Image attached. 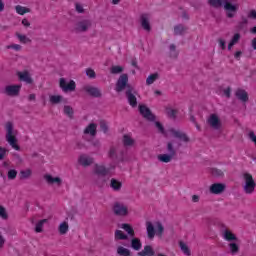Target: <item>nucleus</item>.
Listing matches in <instances>:
<instances>
[{"label":"nucleus","instance_id":"c756f323","mask_svg":"<svg viewBox=\"0 0 256 256\" xmlns=\"http://www.w3.org/2000/svg\"><path fill=\"white\" fill-rule=\"evenodd\" d=\"M208 5L214 9L225 7V0H208Z\"/></svg>","mask_w":256,"mask_h":256},{"label":"nucleus","instance_id":"864d4df0","mask_svg":"<svg viewBox=\"0 0 256 256\" xmlns=\"http://www.w3.org/2000/svg\"><path fill=\"white\" fill-rule=\"evenodd\" d=\"M0 217H1V219H9V215L7 214V210L3 206H0Z\"/></svg>","mask_w":256,"mask_h":256},{"label":"nucleus","instance_id":"603ef678","mask_svg":"<svg viewBox=\"0 0 256 256\" xmlns=\"http://www.w3.org/2000/svg\"><path fill=\"white\" fill-rule=\"evenodd\" d=\"M8 179L13 181V179H17V170L11 169L8 171Z\"/></svg>","mask_w":256,"mask_h":256},{"label":"nucleus","instance_id":"2f4dec72","mask_svg":"<svg viewBox=\"0 0 256 256\" xmlns=\"http://www.w3.org/2000/svg\"><path fill=\"white\" fill-rule=\"evenodd\" d=\"M115 241H127L129 239V236L121 230H116L114 234Z\"/></svg>","mask_w":256,"mask_h":256},{"label":"nucleus","instance_id":"de8ad7c7","mask_svg":"<svg viewBox=\"0 0 256 256\" xmlns=\"http://www.w3.org/2000/svg\"><path fill=\"white\" fill-rule=\"evenodd\" d=\"M31 177V170H21L20 171V179H29Z\"/></svg>","mask_w":256,"mask_h":256},{"label":"nucleus","instance_id":"aec40b11","mask_svg":"<svg viewBox=\"0 0 256 256\" xmlns=\"http://www.w3.org/2000/svg\"><path fill=\"white\" fill-rule=\"evenodd\" d=\"M141 27L144 31H151V23L149 22V14H142L140 16Z\"/></svg>","mask_w":256,"mask_h":256},{"label":"nucleus","instance_id":"5fc2aeb1","mask_svg":"<svg viewBox=\"0 0 256 256\" xmlns=\"http://www.w3.org/2000/svg\"><path fill=\"white\" fill-rule=\"evenodd\" d=\"M7 49H14V51H21L23 47L19 44H12V45H8Z\"/></svg>","mask_w":256,"mask_h":256},{"label":"nucleus","instance_id":"1a4fd4ad","mask_svg":"<svg viewBox=\"0 0 256 256\" xmlns=\"http://www.w3.org/2000/svg\"><path fill=\"white\" fill-rule=\"evenodd\" d=\"M207 123L214 131H219L223 127V123H221V119L217 114H211L207 119Z\"/></svg>","mask_w":256,"mask_h":256},{"label":"nucleus","instance_id":"bf43d9fd","mask_svg":"<svg viewBox=\"0 0 256 256\" xmlns=\"http://www.w3.org/2000/svg\"><path fill=\"white\" fill-rule=\"evenodd\" d=\"M218 43H219V46L221 47V49H223V50L227 49L226 42L223 38H219Z\"/></svg>","mask_w":256,"mask_h":256},{"label":"nucleus","instance_id":"f03ea898","mask_svg":"<svg viewBox=\"0 0 256 256\" xmlns=\"http://www.w3.org/2000/svg\"><path fill=\"white\" fill-rule=\"evenodd\" d=\"M175 144V140H171L167 142L166 151L167 154L158 155V161L161 163H171L174 157H177V150L173 146Z\"/></svg>","mask_w":256,"mask_h":256},{"label":"nucleus","instance_id":"9d476101","mask_svg":"<svg viewBox=\"0 0 256 256\" xmlns=\"http://www.w3.org/2000/svg\"><path fill=\"white\" fill-rule=\"evenodd\" d=\"M59 87L64 93H69L75 91L77 84H75V81L73 80H70L67 84V80H65V78H60Z\"/></svg>","mask_w":256,"mask_h":256},{"label":"nucleus","instance_id":"2eb2a0df","mask_svg":"<svg viewBox=\"0 0 256 256\" xmlns=\"http://www.w3.org/2000/svg\"><path fill=\"white\" fill-rule=\"evenodd\" d=\"M19 81H23L24 83H27V85H33V78L31 77V74L29 71L25 70L23 72L18 71L16 73Z\"/></svg>","mask_w":256,"mask_h":256},{"label":"nucleus","instance_id":"0e129e2a","mask_svg":"<svg viewBox=\"0 0 256 256\" xmlns=\"http://www.w3.org/2000/svg\"><path fill=\"white\" fill-rule=\"evenodd\" d=\"M131 65H132V67H135V69H138V70L141 69L139 67V64L137 63V58H132Z\"/></svg>","mask_w":256,"mask_h":256},{"label":"nucleus","instance_id":"c85d7f7f","mask_svg":"<svg viewBox=\"0 0 256 256\" xmlns=\"http://www.w3.org/2000/svg\"><path fill=\"white\" fill-rule=\"evenodd\" d=\"M120 227H121V229L126 231V233L129 235V237H135V230L133 229V226H131V224L123 223V224H121Z\"/></svg>","mask_w":256,"mask_h":256},{"label":"nucleus","instance_id":"bb28decb","mask_svg":"<svg viewBox=\"0 0 256 256\" xmlns=\"http://www.w3.org/2000/svg\"><path fill=\"white\" fill-rule=\"evenodd\" d=\"M49 101L52 105H59V103H61L62 101H64V103H67V100H64L63 96L61 95H50Z\"/></svg>","mask_w":256,"mask_h":256},{"label":"nucleus","instance_id":"09e8293b","mask_svg":"<svg viewBox=\"0 0 256 256\" xmlns=\"http://www.w3.org/2000/svg\"><path fill=\"white\" fill-rule=\"evenodd\" d=\"M100 130L103 131V133H109V126L105 120L100 121Z\"/></svg>","mask_w":256,"mask_h":256},{"label":"nucleus","instance_id":"39448f33","mask_svg":"<svg viewBox=\"0 0 256 256\" xmlns=\"http://www.w3.org/2000/svg\"><path fill=\"white\" fill-rule=\"evenodd\" d=\"M91 27H93V21L90 19H83L75 24L74 31L75 33H87Z\"/></svg>","mask_w":256,"mask_h":256},{"label":"nucleus","instance_id":"f3484780","mask_svg":"<svg viewBox=\"0 0 256 256\" xmlns=\"http://www.w3.org/2000/svg\"><path fill=\"white\" fill-rule=\"evenodd\" d=\"M125 95L128 99L129 105L133 108L137 107V97L135 96V88H131L130 90L125 91Z\"/></svg>","mask_w":256,"mask_h":256},{"label":"nucleus","instance_id":"6ab92c4d","mask_svg":"<svg viewBox=\"0 0 256 256\" xmlns=\"http://www.w3.org/2000/svg\"><path fill=\"white\" fill-rule=\"evenodd\" d=\"M235 97L238 99V101H241V103H247L249 101V94L243 89H237L235 92Z\"/></svg>","mask_w":256,"mask_h":256},{"label":"nucleus","instance_id":"680f3d73","mask_svg":"<svg viewBox=\"0 0 256 256\" xmlns=\"http://www.w3.org/2000/svg\"><path fill=\"white\" fill-rule=\"evenodd\" d=\"M224 95L227 97V99H231V87L228 86L226 89H224Z\"/></svg>","mask_w":256,"mask_h":256},{"label":"nucleus","instance_id":"f257e3e1","mask_svg":"<svg viewBox=\"0 0 256 256\" xmlns=\"http://www.w3.org/2000/svg\"><path fill=\"white\" fill-rule=\"evenodd\" d=\"M109 168L95 164L94 167V182L98 187H104L105 183L109 181V178L107 176L109 175Z\"/></svg>","mask_w":256,"mask_h":256},{"label":"nucleus","instance_id":"c9c22d12","mask_svg":"<svg viewBox=\"0 0 256 256\" xmlns=\"http://www.w3.org/2000/svg\"><path fill=\"white\" fill-rule=\"evenodd\" d=\"M159 79V73L150 74L146 79V85H153Z\"/></svg>","mask_w":256,"mask_h":256},{"label":"nucleus","instance_id":"0eeeda50","mask_svg":"<svg viewBox=\"0 0 256 256\" xmlns=\"http://www.w3.org/2000/svg\"><path fill=\"white\" fill-rule=\"evenodd\" d=\"M112 211L117 217H127V215H129V209L127 206L119 202L114 203Z\"/></svg>","mask_w":256,"mask_h":256},{"label":"nucleus","instance_id":"20e7f679","mask_svg":"<svg viewBox=\"0 0 256 256\" xmlns=\"http://www.w3.org/2000/svg\"><path fill=\"white\" fill-rule=\"evenodd\" d=\"M125 89L126 91L133 89V86L129 84V74L127 73L121 74L115 85L116 93H121L122 91H125Z\"/></svg>","mask_w":256,"mask_h":256},{"label":"nucleus","instance_id":"4468645a","mask_svg":"<svg viewBox=\"0 0 256 256\" xmlns=\"http://www.w3.org/2000/svg\"><path fill=\"white\" fill-rule=\"evenodd\" d=\"M227 189V185L223 183H214L210 186L209 191L212 195H221V193L225 192Z\"/></svg>","mask_w":256,"mask_h":256},{"label":"nucleus","instance_id":"13d9d810","mask_svg":"<svg viewBox=\"0 0 256 256\" xmlns=\"http://www.w3.org/2000/svg\"><path fill=\"white\" fill-rule=\"evenodd\" d=\"M239 39H241V34L236 33V34H234L233 38L231 39V42L234 43V45H235L236 43H239Z\"/></svg>","mask_w":256,"mask_h":256},{"label":"nucleus","instance_id":"473e14b6","mask_svg":"<svg viewBox=\"0 0 256 256\" xmlns=\"http://www.w3.org/2000/svg\"><path fill=\"white\" fill-rule=\"evenodd\" d=\"M110 187L114 190V191H121V188L123 187V183L118 181L115 178H112L110 181Z\"/></svg>","mask_w":256,"mask_h":256},{"label":"nucleus","instance_id":"a878e982","mask_svg":"<svg viewBox=\"0 0 256 256\" xmlns=\"http://www.w3.org/2000/svg\"><path fill=\"white\" fill-rule=\"evenodd\" d=\"M44 179L50 185H53L54 183H57V185H61V183H63V181L59 177L53 178V176H51L50 174L44 175Z\"/></svg>","mask_w":256,"mask_h":256},{"label":"nucleus","instance_id":"f704fd0d","mask_svg":"<svg viewBox=\"0 0 256 256\" xmlns=\"http://www.w3.org/2000/svg\"><path fill=\"white\" fill-rule=\"evenodd\" d=\"M122 142H123L124 147H132V145H134V143H135V140H133V138H131V136L125 134L123 136Z\"/></svg>","mask_w":256,"mask_h":256},{"label":"nucleus","instance_id":"79ce46f5","mask_svg":"<svg viewBox=\"0 0 256 256\" xmlns=\"http://www.w3.org/2000/svg\"><path fill=\"white\" fill-rule=\"evenodd\" d=\"M229 249L232 255H237V253H239V245L235 242L229 244Z\"/></svg>","mask_w":256,"mask_h":256},{"label":"nucleus","instance_id":"dca6fc26","mask_svg":"<svg viewBox=\"0 0 256 256\" xmlns=\"http://www.w3.org/2000/svg\"><path fill=\"white\" fill-rule=\"evenodd\" d=\"M78 163L82 165V167H91L93 163H95V159L91 156H87L86 154H81Z\"/></svg>","mask_w":256,"mask_h":256},{"label":"nucleus","instance_id":"338daca9","mask_svg":"<svg viewBox=\"0 0 256 256\" xmlns=\"http://www.w3.org/2000/svg\"><path fill=\"white\" fill-rule=\"evenodd\" d=\"M22 25H24V27H31V23L26 18L22 20Z\"/></svg>","mask_w":256,"mask_h":256},{"label":"nucleus","instance_id":"b1692460","mask_svg":"<svg viewBox=\"0 0 256 256\" xmlns=\"http://www.w3.org/2000/svg\"><path fill=\"white\" fill-rule=\"evenodd\" d=\"M146 233L148 236V239H154L155 238V226H153V223L148 221L146 222Z\"/></svg>","mask_w":256,"mask_h":256},{"label":"nucleus","instance_id":"e2e57ef3","mask_svg":"<svg viewBox=\"0 0 256 256\" xmlns=\"http://www.w3.org/2000/svg\"><path fill=\"white\" fill-rule=\"evenodd\" d=\"M76 11L77 13H85V9H83V6L79 3H76Z\"/></svg>","mask_w":256,"mask_h":256},{"label":"nucleus","instance_id":"72a5a7b5","mask_svg":"<svg viewBox=\"0 0 256 256\" xmlns=\"http://www.w3.org/2000/svg\"><path fill=\"white\" fill-rule=\"evenodd\" d=\"M169 55L171 59H177V57H179V52L177 51V46L175 44H170Z\"/></svg>","mask_w":256,"mask_h":256},{"label":"nucleus","instance_id":"774afa93","mask_svg":"<svg viewBox=\"0 0 256 256\" xmlns=\"http://www.w3.org/2000/svg\"><path fill=\"white\" fill-rule=\"evenodd\" d=\"M241 55H243V52L237 51V52L234 54V57H235V59H237V61H239V60L241 59Z\"/></svg>","mask_w":256,"mask_h":256},{"label":"nucleus","instance_id":"052dcab7","mask_svg":"<svg viewBox=\"0 0 256 256\" xmlns=\"http://www.w3.org/2000/svg\"><path fill=\"white\" fill-rule=\"evenodd\" d=\"M126 153L127 152L125 150L120 151V163H124V161H127V158H125Z\"/></svg>","mask_w":256,"mask_h":256},{"label":"nucleus","instance_id":"7ed1b4c3","mask_svg":"<svg viewBox=\"0 0 256 256\" xmlns=\"http://www.w3.org/2000/svg\"><path fill=\"white\" fill-rule=\"evenodd\" d=\"M6 141L9 143V145L12 147V149H15V151H21V146L17 144V136H15V131L13 128L12 122H7L6 124Z\"/></svg>","mask_w":256,"mask_h":256},{"label":"nucleus","instance_id":"4d7b16f0","mask_svg":"<svg viewBox=\"0 0 256 256\" xmlns=\"http://www.w3.org/2000/svg\"><path fill=\"white\" fill-rule=\"evenodd\" d=\"M5 155H7V149L0 146V161L5 159Z\"/></svg>","mask_w":256,"mask_h":256},{"label":"nucleus","instance_id":"412c9836","mask_svg":"<svg viewBox=\"0 0 256 256\" xmlns=\"http://www.w3.org/2000/svg\"><path fill=\"white\" fill-rule=\"evenodd\" d=\"M130 247L134 251H141V248L143 247V244L141 243V239L133 236L130 240Z\"/></svg>","mask_w":256,"mask_h":256},{"label":"nucleus","instance_id":"423d86ee","mask_svg":"<svg viewBox=\"0 0 256 256\" xmlns=\"http://www.w3.org/2000/svg\"><path fill=\"white\" fill-rule=\"evenodd\" d=\"M168 131L171 133L172 137L178 139L180 143H191V138H189L187 133L181 130H176L175 128H170Z\"/></svg>","mask_w":256,"mask_h":256},{"label":"nucleus","instance_id":"49530a36","mask_svg":"<svg viewBox=\"0 0 256 256\" xmlns=\"http://www.w3.org/2000/svg\"><path fill=\"white\" fill-rule=\"evenodd\" d=\"M156 227L158 237H163V232L165 231V227H163V224L160 221H158L156 222Z\"/></svg>","mask_w":256,"mask_h":256},{"label":"nucleus","instance_id":"f8f14e48","mask_svg":"<svg viewBox=\"0 0 256 256\" xmlns=\"http://www.w3.org/2000/svg\"><path fill=\"white\" fill-rule=\"evenodd\" d=\"M85 93L89 95L90 97H94V99H100V97H103V93H101V89L91 86V85H86L83 87Z\"/></svg>","mask_w":256,"mask_h":256},{"label":"nucleus","instance_id":"4c0bfd02","mask_svg":"<svg viewBox=\"0 0 256 256\" xmlns=\"http://www.w3.org/2000/svg\"><path fill=\"white\" fill-rule=\"evenodd\" d=\"M58 231L60 235H66L67 231H69V224L67 222H62L59 225Z\"/></svg>","mask_w":256,"mask_h":256},{"label":"nucleus","instance_id":"4be33fe9","mask_svg":"<svg viewBox=\"0 0 256 256\" xmlns=\"http://www.w3.org/2000/svg\"><path fill=\"white\" fill-rule=\"evenodd\" d=\"M84 135H91V137H95L97 135V124L90 123L85 129H84Z\"/></svg>","mask_w":256,"mask_h":256},{"label":"nucleus","instance_id":"5701e85b","mask_svg":"<svg viewBox=\"0 0 256 256\" xmlns=\"http://www.w3.org/2000/svg\"><path fill=\"white\" fill-rule=\"evenodd\" d=\"M138 256H155V250L153 249V246L146 245L144 246V249L137 254Z\"/></svg>","mask_w":256,"mask_h":256},{"label":"nucleus","instance_id":"58836bf2","mask_svg":"<svg viewBox=\"0 0 256 256\" xmlns=\"http://www.w3.org/2000/svg\"><path fill=\"white\" fill-rule=\"evenodd\" d=\"M117 253L120 255V256H131V250L123 247V246H119L117 248Z\"/></svg>","mask_w":256,"mask_h":256},{"label":"nucleus","instance_id":"3c124183","mask_svg":"<svg viewBox=\"0 0 256 256\" xmlns=\"http://www.w3.org/2000/svg\"><path fill=\"white\" fill-rule=\"evenodd\" d=\"M86 75H87V77H89V79H95V77H97L95 70H93L92 68L86 69Z\"/></svg>","mask_w":256,"mask_h":256},{"label":"nucleus","instance_id":"a211bd4d","mask_svg":"<svg viewBox=\"0 0 256 256\" xmlns=\"http://www.w3.org/2000/svg\"><path fill=\"white\" fill-rule=\"evenodd\" d=\"M222 237L225 239V241H228L229 243L233 241L239 243V238H237V236L233 232H231V230L224 229Z\"/></svg>","mask_w":256,"mask_h":256},{"label":"nucleus","instance_id":"6e6d98bb","mask_svg":"<svg viewBox=\"0 0 256 256\" xmlns=\"http://www.w3.org/2000/svg\"><path fill=\"white\" fill-rule=\"evenodd\" d=\"M109 157L110 159H117V152L114 147L110 148Z\"/></svg>","mask_w":256,"mask_h":256},{"label":"nucleus","instance_id":"69168bd1","mask_svg":"<svg viewBox=\"0 0 256 256\" xmlns=\"http://www.w3.org/2000/svg\"><path fill=\"white\" fill-rule=\"evenodd\" d=\"M249 19H255L256 20V11L251 10L248 14Z\"/></svg>","mask_w":256,"mask_h":256},{"label":"nucleus","instance_id":"e433bc0d","mask_svg":"<svg viewBox=\"0 0 256 256\" xmlns=\"http://www.w3.org/2000/svg\"><path fill=\"white\" fill-rule=\"evenodd\" d=\"M179 247L181 251L184 253V255L191 256V249H189V246L183 241L179 242Z\"/></svg>","mask_w":256,"mask_h":256},{"label":"nucleus","instance_id":"8fccbe9b","mask_svg":"<svg viewBox=\"0 0 256 256\" xmlns=\"http://www.w3.org/2000/svg\"><path fill=\"white\" fill-rule=\"evenodd\" d=\"M155 126L157 127L159 132L162 133V135H165V137H167V133L165 132V127H163V124H161V122L156 121Z\"/></svg>","mask_w":256,"mask_h":256},{"label":"nucleus","instance_id":"393cba45","mask_svg":"<svg viewBox=\"0 0 256 256\" xmlns=\"http://www.w3.org/2000/svg\"><path fill=\"white\" fill-rule=\"evenodd\" d=\"M210 173L212 177H215L216 179H223L225 177V170L219 168H211Z\"/></svg>","mask_w":256,"mask_h":256},{"label":"nucleus","instance_id":"a18cd8bd","mask_svg":"<svg viewBox=\"0 0 256 256\" xmlns=\"http://www.w3.org/2000/svg\"><path fill=\"white\" fill-rule=\"evenodd\" d=\"M166 115L170 119H177V110L172 109V108H166Z\"/></svg>","mask_w":256,"mask_h":256},{"label":"nucleus","instance_id":"7c9ffc66","mask_svg":"<svg viewBox=\"0 0 256 256\" xmlns=\"http://www.w3.org/2000/svg\"><path fill=\"white\" fill-rule=\"evenodd\" d=\"M63 113L64 115H66V117L70 118V119H74V115H75V110H73V107L69 106V105H64L63 108Z\"/></svg>","mask_w":256,"mask_h":256},{"label":"nucleus","instance_id":"cd10ccee","mask_svg":"<svg viewBox=\"0 0 256 256\" xmlns=\"http://www.w3.org/2000/svg\"><path fill=\"white\" fill-rule=\"evenodd\" d=\"M187 31V27H185L183 24H177L174 26V35L177 36H182L185 35V32Z\"/></svg>","mask_w":256,"mask_h":256},{"label":"nucleus","instance_id":"a19ab883","mask_svg":"<svg viewBox=\"0 0 256 256\" xmlns=\"http://www.w3.org/2000/svg\"><path fill=\"white\" fill-rule=\"evenodd\" d=\"M16 13H18V15H25V13H31V9H29L27 7H23L21 5H17Z\"/></svg>","mask_w":256,"mask_h":256},{"label":"nucleus","instance_id":"37998d69","mask_svg":"<svg viewBox=\"0 0 256 256\" xmlns=\"http://www.w3.org/2000/svg\"><path fill=\"white\" fill-rule=\"evenodd\" d=\"M45 223H47V219H42L40 220L35 227V232L36 233H43V225H45Z\"/></svg>","mask_w":256,"mask_h":256},{"label":"nucleus","instance_id":"c03bdc74","mask_svg":"<svg viewBox=\"0 0 256 256\" xmlns=\"http://www.w3.org/2000/svg\"><path fill=\"white\" fill-rule=\"evenodd\" d=\"M16 37L19 39L20 43H24V44L31 43L30 38L26 37L23 34H20L19 32H16Z\"/></svg>","mask_w":256,"mask_h":256},{"label":"nucleus","instance_id":"ddd939ff","mask_svg":"<svg viewBox=\"0 0 256 256\" xmlns=\"http://www.w3.org/2000/svg\"><path fill=\"white\" fill-rule=\"evenodd\" d=\"M21 93V85H8L4 89V94L8 97H18Z\"/></svg>","mask_w":256,"mask_h":256},{"label":"nucleus","instance_id":"6e6552de","mask_svg":"<svg viewBox=\"0 0 256 256\" xmlns=\"http://www.w3.org/2000/svg\"><path fill=\"white\" fill-rule=\"evenodd\" d=\"M245 184H244V191L248 195L255 191V180H253V176L249 173L244 174Z\"/></svg>","mask_w":256,"mask_h":256},{"label":"nucleus","instance_id":"ea45409f","mask_svg":"<svg viewBox=\"0 0 256 256\" xmlns=\"http://www.w3.org/2000/svg\"><path fill=\"white\" fill-rule=\"evenodd\" d=\"M125 71V68L123 66H112L110 68L111 75H119L120 73H123Z\"/></svg>","mask_w":256,"mask_h":256},{"label":"nucleus","instance_id":"9b49d317","mask_svg":"<svg viewBox=\"0 0 256 256\" xmlns=\"http://www.w3.org/2000/svg\"><path fill=\"white\" fill-rule=\"evenodd\" d=\"M140 115L144 117L147 121L154 122L157 119V116L151 112V109L146 105H139Z\"/></svg>","mask_w":256,"mask_h":256}]
</instances>
